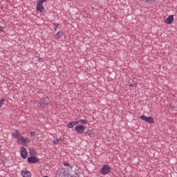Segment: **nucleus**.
<instances>
[{
	"instance_id": "f257e3e1",
	"label": "nucleus",
	"mask_w": 177,
	"mask_h": 177,
	"mask_svg": "<svg viewBox=\"0 0 177 177\" xmlns=\"http://www.w3.org/2000/svg\"><path fill=\"white\" fill-rule=\"evenodd\" d=\"M12 136L17 139V142L19 145L26 146L27 143H30V142H31V139L27 137H23V136L20 135V131L17 130L15 131V132L12 133Z\"/></svg>"
},
{
	"instance_id": "f03ea898",
	"label": "nucleus",
	"mask_w": 177,
	"mask_h": 177,
	"mask_svg": "<svg viewBox=\"0 0 177 177\" xmlns=\"http://www.w3.org/2000/svg\"><path fill=\"white\" fill-rule=\"evenodd\" d=\"M140 118L143 120V121L148 122V124H154V119L151 116L147 117L146 115H141Z\"/></svg>"
},
{
	"instance_id": "7ed1b4c3",
	"label": "nucleus",
	"mask_w": 177,
	"mask_h": 177,
	"mask_svg": "<svg viewBox=\"0 0 177 177\" xmlns=\"http://www.w3.org/2000/svg\"><path fill=\"white\" fill-rule=\"evenodd\" d=\"M111 172V168L109 165H104L101 170V174L102 175H107V174Z\"/></svg>"
},
{
	"instance_id": "20e7f679",
	"label": "nucleus",
	"mask_w": 177,
	"mask_h": 177,
	"mask_svg": "<svg viewBox=\"0 0 177 177\" xmlns=\"http://www.w3.org/2000/svg\"><path fill=\"white\" fill-rule=\"evenodd\" d=\"M75 129L77 133H82L83 132L85 131V126H84V125H77V126H75Z\"/></svg>"
},
{
	"instance_id": "39448f33",
	"label": "nucleus",
	"mask_w": 177,
	"mask_h": 177,
	"mask_svg": "<svg viewBox=\"0 0 177 177\" xmlns=\"http://www.w3.org/2000/svg\"><path fill=\"white\" fill-rule=\"evenodd\" d=\"M21 156L22 158H27V154H28V151H27V149L25 147H21Z\"/></svg>"
},
{
	"instance_id": "423d86ee",
	"label": "nucleus",
	"mask_w": 177,
	"mask_h": 177,
	"mask_svg": "<svg viewBox=\"0 0 177 177\" xmlns=\"http://www.w3.org/2000/svg\"><path fill=\"white\" fill-rule=\"evenodd\" d=\"M39 104H40V106L43 108L45 107L49 104V99L45 98L44 100H41Z\"/></svg>"
},
{
	"instance_id": "0eeeda50",
	"label": "nucleus",
	"mask_w": 177,
	"mask_h": 177,
	"mask_svg": "<svg viewBox=\"0 0 177 177\" xmlns=\"http://www.w3.org/2000/svg\"><path fill=\"white\" fill-rule=\"evenodd\" d=\"M21 174L23 177H31V173L26 169L21 171Z\"/></svg>"
},
{
	"instance_id": "6e6552de",
	"label": "nucleus",
	"mask_w": 177,
	"mask_h": 177,
	"mask_svg": "<svg viewBox=\"0 0 177 177\" xmlns=\"http://www.w3.org/2000/svg\"><path fill=\"white\" fill-rule=\"evenodd\" d=\"M28 162L29 164H35V162H37L38 158H37L35 156H30L27 158Z\"/></svg>"
},
{
	"instance_id": "1a4fd4ad",
	"label": "nucleus",
	"mask_w": 177,
	"mask_h": 177,
	"mask_svg": "<svg viewBox=\"0 0 177 177\" xmlns=\"http://www.w3.org/2000/svg\"><path fill=\"white\" fill-rule=\"evenodd\" d=\"M173 22H174V15H170L165 19V23H167V24H171V23Z\"/></svg>"
},
{
	"instance_id": "9d476101",
	"label": "nucleus",
	"mask_w": 177,
	"mask_h": 177,
	"mask_svg": "<svg viewBox=\"0 0 177 177\" xmlns=\"http://www.w3.org/2000/svg\"><path fill=\"white\" fill-rule=\"evenodd\" d=\"M37 3L36 7L37 10L40 11V12H42V10H44V6H42V3L39 1H37Z\"/></svg>"
},
{
	"instance_id": "9b49d317",
	"label": "nucleus",
	"mask_w": 177,
	"mask_h": 177,
	"mask_svg": "<svg viewBox=\"0 0 177 177\" xmlns=\"http://www.w3.org/2000/svg\"><path fill=\"white\" fill-rule=\"evenodd\" d=\"M77 124H78V122L77 121L71 122L67 124V128H74Z\"/></svg>"
},
{
	"instance_id": "f8f14e48",
	"label": "nucleus",
	"mask_w": 177,
	"mask_h": 177,
	"mask_svg": "<svg viewBox=\"0 0 177 177\" xmlns=\"http://www.w3.org/2000/svg\"><path fill=\"white\" fill-rule=\"evenodd\" d=\"M76 122H78V124H80V123L83 124H88V120H84V119H81V120H77Z\"/></svg>"
},
{
	"instance_id": "ddd939ff",
	"label": "nucleus",
	"mask_w": 177,
	"mask_h": 177,
	"mask_svg": "<svg viewBox=\"0 0 177 177\" xmlns=\"http://www.w3.org/2000/svg\"><path fill=\"white\" fill-rule=\"evenodd\" d=\"M62 140V138H57V139H54L53 140V143L54 145H59V142H60Z\"/></svg>"
},
{
	"instance_id": "4468645a",
	"label": "nucleus",
	"mask_w": 177,
	"mask_h": 177,
	"mask_svg": "<svg viewBox=\"0 0 177 177\" xmlns=\"http://www.w3.org/2000/svg\"><path fill=\"white\" fill-rule=\"evenodd\" d=\"M63 37V32L59 31L57 33V38H62Z\"/></svg>"
},
{
	"instance_id": "2eb2a0df",
	"label": "nucleus",
	"mask_w": 177,
	"mask_h": 177,
	"mask_svg": "<svg viewBox=\"0 0 177 177\" xmlns=\"http://www.w3.org/2000/svg\"><path fill=\"white\" fill-rule=\"evenodd\" d=\"M136 86H138V84L136 83L133 84H130V88H133V89H136Z\"/></svg>"
},
{
	"instance_id": "dca6fc26",
	"label": "nucleus",
	"mask_w": 177,
	"mask_h": 177,
	"mask_svg": "<svg viewBox=\"0 0 177 177\" xmlns=\"http://www.w3.org/2000/svg\"><path fill=\"white\" fill-rule=\"evenodd\" d=\"M5 104V100L4 98L1 99L0 101V106H2Z\"/></svg>"
},
{
	"instance_id": "f3484780",
	"label": "nucleus",
	"mask_w": 177,
	"mask_h": 177,
	"mask_svg": "<svg viewBox=\"0 0 177 177\" xmlns=\"http://www.w3.org/2000/svg\"><path fill=\"white\" fill-rule=\"evenodd\" d=\"M64 165L65 167H69V166H70V163L68 162H64Z\"/></svg>"
},
{
	"instance_id": "a211bd4d",
	"label": "nucleus",
	"mask_w": 177,
	"mask_h": 177,
	"mask_svg": "<svg viewBox=\"0 0 177 177\" xmlns=\"http://www.w3.org/2000/svg\"><path fill=\"white\" fill-rule=\"evenodd\" d=\"M92 133H93V131H92V130H90V131H88V136H91V135H92Z\"/></svg>"
},
{
	"instance_id": "6ab92c4d",
	"label": "nucleus",
	"mask_w": 177,
	"mask_h": 177,
	"mask_svg": "<svg viewBox=\"0 0 177 177\" xmlns=\"http://www.w3.org/2000/svg\"><path fill=\"white\" fill-rule=\"evenodd\" d=\"M46 1L48 0H40V1H38V2H40L41 4H43L44 3L46 2Z\"/></svg>"
},
{
	"instance_id": "aec40b11",
	"label": "nucleus",
	"mask_w": 177,
	"mask_h": 177,
	"mask_svg": "<svg viewBox=\"0 0 177 177\" xmlns=\"http://www.w3.org/2000/svg\"><path fill=\"white\" fill-rule=\"evenodd\" d=\"M30 135H31L32 136H35V131H31V132H30Z\"/></svg>"
},
{
	"instance_id": "412c9836",
	"label": "nucleus",
	"mask_w": 177,
	"mask_h": 177,
	"mask_svg": "<svg viewBox=\"0 0 177 177\" xmlns=\"http://www.w3.org/2000/svg\"><path fill=\"white\" fill-rule=\"evenodd\" d=\"M0 32H3V28L0 26Z\"/></svg>"
},
{
	"instance_id": "4be33fe9",
	"label": "nucleus",
	"mask_w": 177,
	"mask_h": 177,
	"mask_svg": "<svg viewBox=\"0 0 177 177\" xmlns=\"http://www.w3.org/2000/svg\"><path fill=\"white\" fill-rule=\"evenodd\" d=\"M142 1H143V2L147 3V2H150V1H151V0H142Z\"/></svg>"
},
{
	"instance_id": "5701e85b",
	"label": "nucleus",
	"mask_w": 177,
	"mask_h": 177,
	"mask_svg": "<svg viewBox=\"0 0 177 177\" xmlns=\"http://www.w3.org/2000/svg\"><path fill=\"white\" fill-rule=\"evenodd\" d=\"M55 27H59V24H54Z\"/></svg>"
},
{
	"instance_id": "b1692460",
	"label": "nucleus",
	"mask_w": 177,
	"mask_h": 177,
	"mask_svg": "<svg viewBox=\"0 0 177 177\" xmlns=\"http://www.w3.org/2000/svg\"><path fill=\"white\" fill-rule=\"evenodd\" d=\"M55 31H57V29H56V28H55Z\"/></svg>"
},
{
	"instance_id": "393cba45",
	"label": "nucleus",
	"mask_w": 177,
	"mask_h": 177,
	"mask_svg": "<svg viewBox=\"0 0 177 177\" xmlns=\"http://www.w3.org/2000/svg\"><path fill=\"white\" fill-rule=\"evenodd\" d=\"M1 107H2V106H1V105H0V109H1Z\"/></svg>"
}]
</instances>
